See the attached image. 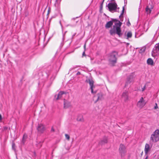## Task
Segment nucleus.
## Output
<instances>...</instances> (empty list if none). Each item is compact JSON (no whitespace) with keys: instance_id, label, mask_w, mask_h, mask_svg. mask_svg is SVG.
I'll use <instances>...</instances> for the list:
<instances>
[{"instance_id":"obj_10","label":"nucleus","mask_w":159,"mask_h":159,"mask_svg":"<svg viewBox=\"0 0 159 159\" xmlns=\"http://www.w3.org/2000/svg\"><path fill=\"white\" fill-rule=\"evenodd\" d=\"M97 98V99L95 101V102H97L98 101L101 100L103 99V94L101 93H98L96 95L94 96V98Z\"/></svg>"},{"instance_id":"obj_34","label":"nucleus","mask_w":159,"mask_h":159,"mask_svg":"<svg viewBox=\"0 0 159 159\" xmlns=\"http://www.w3.org/2000/svg\"><path fill=\"white\" fill-rule=\"evenodd\" d=\"M145 89V85L143 88L142 89V91H143Z\"/></svg>"},{"instance_id":"obj_27","label":"nucleus","mask_w":159,"mask_h":159,"mask_svg":"<svg viewBox=\"0 0 159 159\" xmlns=\"http://www.w3.org/2000/svg\"><path fill=\"white\" fill-rule=\"evenodd\" d=\"M158 108V106H157V103H155V106H154V109H157Z\"/></svg>"},{"instance_id":"obj_23","label":"nucleus","mask_w":159,"mask_h":159,"mask_svg":"<svg viewBox=\"0 0 159 159\" xmlns=\"http://www.w3.org/2000/svg\"><path fill=\"white\" fill-rule=\"evenodd\" d=\"M65 136L66 138L68 140H69L70 138V136L67 134H65Z\"/></svg>"},{"instance_id":"obj_35","label":"nucleus","mask_w":159,"mask_h":159,"mask_svg":"<svg viewBox=\"0 0 159 159\" xmlns=\"http://www.w3.org/2000/svg\"><path fill=\"white\" fill-rule=\"evenodd\" d=\"M82 55H83V56L85 55V51H84L83 52V54H82Z\"/></svg>"},{"instance_id":"obj_37","label":"nucleus","mask_w":159,"mask_h":159,"mask_svg":"<svg viewBox=\"0 0 159 159\" xmlns=\"http://www.w3.org/2000/svg\"><path fill=\"white\" fill-rule=\"evenodd\" d=\"M120 20H121V21H122V20H122L121 19H120Z\"/></svg>"},{"instance_id":"obj_25","label":"nucleus","mask_w":159,"mask_h":159,"mask_svg":"<svg viewBox=\"0 0 159 159\" xmlns=\"http://www.w3.org/2000/svg\"><path fill=\"white\" fill-rule=\"evenodd\" d=\"M102 142H103L104 143H106L107 142V139L106 138L104 139V140H102Z\"/></svg>"},{"instance_id":"obj_28","label":"nucleus","mask_w":159,"mask_h":159,"mask_svg":"<svg viewBox=\"0 0 159 159\" xmlns=\"http://www.w3.org/2000/svg\"><path fill=\"white\" fill-rule=\"evenodd\" d=\"M127 25L128 26H129L130 25V23L129 21V20H128V21L127 23Z\"/></svg>"},{"instance_id":"obj_9","label":"nucleus","mask_w":159,"mask_h":159,"mask_svg":"<svg viewBox=\"0 0 159 159\" xmlns=\"http://www.w3.org/2000/svg\"><path fill=\"white\" fill-rule=\"evenodd\" d=\"M153 7L152 4H149L146 8V12L147 14H150Z\"/></svg>"},{"instance_id":"obj_14","label":"nucleus","mask_w":159,"mask_h":159,"mask_svg":"<svg viewBox=\"0 0 159 159\" xmlns=\"http://www.w3.org/2000/svg\"><path fill=\"white\" fill-rule=\"evenodd\" d=\"M65 93L63 92H60L58 94L57 96V97H56L57 96H55V98H56L57 100H58L60 99L62 97L63 95Z\"/></svg>"},{"instance_id":"obj_21","label":"nucleus","mask_w":159,"mask_h":159,"mask_svg":"<svg viewBox=\"0 0 159 159\" xmlns=\"http://www.w3.org/2000/svg\"><path fill=\"white\" fill-rule=\"evenodd\" d=\"M27 138V135L25 134H24L22 139V142L23 143H24L25 141V139Z\"/></svg>"},{"instance_id":"obj_18","label":"nucleus","mask_w":159,"mask_h":159,"mask_svg":"<svg viewBox=\"0 0 159 159\" xmlns=\"http://www.w3.org/2000/svg\"><path fill=\"white\" fill-rule=\"evenodd\" d=\"M77 120L78 121L80 122H83L84 120L83 117L81 115H78Z\"/></svg>"},{"instance_id":"obj_36","label":"nucleus","mask_w":159,"mask_h":159,"mask_svg":"<svg viewBox=\"0 0 159 159\" xmlns=\"http://www.w3.org/2000/svg\"><path fill=\"white\" fill-rule=\"evenodd\" d=\"M148 157H147L145 159H147Z\"/></svg>"},{"instance_id":"obj_17","label":"nucleus","mask_w":159,"mask_h":159,"mask_svg":"<svg viewBox=\"0 0 159 159\" xmlns=\"http://www.w3.org/2000/svg\"><path fill=\"white\" fill-rule=\"evenodd\" d=\"M112 21H109L105 25V27L106 28H109L111 27L113 25Z\"/></svg>"},{"instance_id":"obj_16","label":"nucleus","mask_w":159,"mask_h":159,"mask_svg":"<svg viewBox=\"0 0 159 159\" xmlns=\"http://www.w3.org/2000/svg\"><path fill=\"white\" fill-rule=\"evenodd\" d=\"M150 150V146L147 143H146L144 149V152L145 153L147 154Z\"/></svg>"},{"instance_id":"obj_19","label":"nucleus","mask_w":159,"mask_h":159,"mask_svg":"<svg viewBox=\"0 0 159 159\" xmlns=\"http://www.w3.org/2000/svg\"><path fill=\"white\" fill-rule=\"evenodd\" d=\"M147 63L148 64L152 65L153 64V61L151 58H148L147 61Z\"/></svg>"},{"instance_id":"obj_38","label":"nucleus","mask_w":159,"mask_h":159,"mask_svg":"<svg viewBox=\"0 0 159 159\" xmlns=\"http://www.w3.org/2000/svg\"><path fill=\"white\" fill-rule=\"evenodd\" d=\"M72 70V69H71H71H70V70Z\"/></svg>"},{"instance_id":"obj_4","label":"nucleus","mask_w":159,"mask_h":159,"mask_svg":"<svg viewBox=\"0 0 159 159\" xmlns=\"http://www.w3.org/2000/svg\"><path fill=\"white\" fill-rule=\"evenodd\" d=\"M117 5L116 2H111L109 3L107 5V7L109 10L111 12L116 11L117 9H119V8H117Z\"/></svg>"},{"instance_id":"obj_13","label":"nucleus","mask_w":159,"mask_h":159,"mask_svg":"<svg viewBox=\"0 0 159 159\" xmlns=\"http://www.w3.org/2000/svg\"><path fill=\"white\" fill-rule=\"evenodd\" d=\"M64 108H67L71 106L70 102L65 99H64Z\"/></svg>"},{"instance_id":"obj_22","label":"nucleus","mask_w":159,"mask_h":159,"mask_svg":"<svg viewBox=\"0 0 159 159\" xmlns=\"http://www.w3.org/2000/svg\"><path fill=\"white\" fill-rule=\"evenodd\" d=\"M125 7H123V10H122V11L121 12V13L120 14V15L119 16V17L121 18V17H123V15L124 13V9H125Z\"/></svg>"},{"instance_id":"obj_29","label":"nucleus","mask_w":159,"mask_h":159,"mask_svg":"<svg viewBox=\"0 0 159 159\" xmlns=\"http://www.w3.org/2000/svg\"><path fill=\"white\" fill-rule=\"evenodd\" d=\"M51 131L52 132H54L55 131V130L53 128V127H52L51 129Z\"/></svg>"},{"instance_id":"obj_15","label":"nucleus","mask_w":159,"mask_h":159,"mask_svg":"<svg viewBox=\"0 0 159 159\" xmlns=\"http://www.w3.org/2000/svg\"><path fill=\"white\" fill-rule=\"evenodd\" d=\"M159 51V43L157 44H156L154 48V51L153 53H152V55H153V53L155 52V51L157 52Z\"/></svg>"},{"instance_id":"obj_31","label":"nucleus","mask_w":159,"mask_h":159,"mask_svg":"<svg viewBox=\"0 0 159 159\" xmlns=\"http://www.w3.org/2000/svg\"><path fill=\"white\" fill-rule=\"evenodd\" d=\"M84 51H85L86 50V43H85L84 45Z\"/></svg>"},{"instance_id":"obj_24","label":"nucleus","mask_w":159,"mask_h":159,"mask_svg":"<svg viewBox=\"0 0 159 159\" xmlns=\"http://www.w3.org/2000/svg\"><path fill=\"white\" fill-rule=\"evenodd\" d=\"M15 144L14 143L12 144V148L13 149L15 150Z\"/></svg>"},{"instance_id":"obj_30","label":"nucleus","mask_w":159,"mask_h":159,"mask_svg":"<svg viewBox=\"0 0 159 159\" xmlns=\"http://www.w3.org/2000/svg\"><path fill=\"white\" fill-rule=\"evenodd\" d=\"M2 116L1 114H0V122H1L2 120Z\"/></svg>"},{"instance_id":"obj_20","label":"nucleus","mask_w":159,"mask_h":159,"mask_svg":"<svg viewBox=\"0 0 159 159\" xmlns=\"http://www.w3.org/2000/svg\"><path fill=\"white\" fill-rule=\"evenodd\" d=\"M126 36L127 39L131 38L132 36V34L131 32L129 31L126 34Z\"/></svg>"},{"instance_id":"obj_2","label":"nucleus","mask_w":159,"mask_h":159,"mask_svg":"<svg viewBox=\"0 0 159 159\" xmlns=\"http://www.w3.org/2000/svg\"><path fill=\"white\" fill-rule=\"evenodd\" d=\"M117 54V53L116 52H113L109 54V60L110 63L112 65H113L116 62V56Z\"/></svg>"},{"instance_id":"obj_12","label":"nucleus","mask_w":159,"mask_h":159,"mask_svg":"<svg viewBox=\"0 0 159 159\" xmlns=\"http://www.w3.org/2000/svg\"><path fill=\"white\" fill-rule=\"evenodd\" d=\"M37 129L39 132L43 133L45 130V128L43 124H40L38 125Z\"/></svg>"},{"instance_id":"obj_7","label":"nucleus","mask_w":159,"mask_h":159,"mask_svg":"<svg viewBox=\"0 0 159 159\" xmlns=\"http://www.w3.org/2000/svg\"><path fill=\"white\" fill-rule=\"evenodd\" d=\"M121 98L125 102H127L129 100V92L127 91H125L121 94Z\"/></svg>"},{"instance_id":"obj_6","label":"nucleus","mask_w":159,"mask_h":159,"mask_svg":"<svg viewBox=\"0 0 159 159\" xmlns=\"http://www.w3.org/2000/svg\"><path fill=\"white\" fill-rule=\"evenodd\" d=\"M134 73H132L127 77L126 82L125 84V86H128L129 84L132 83L134 80Z\"/></svg>"},{"instance_id":"obj_26","label":"nucleus","mask_w":159,"mask_h":159,"mask_svg":"<svg viewBox=\"0 0 159 159\" xmlns=\"http://www.w3.org/2000/svg\"><path fill=\"white\" fill-rule=\"evenodd\" d=\"M145 48L144 47V48H142L141 49H140V50L142 52H144L145 51Z\"/></svg>"},{"instance_id":"obj_5","label":"nucleus","mask_w":159,"mask_h":159,"mask_svg":"<svg viewBox=\"0 0 159 159\" xmlns=\"http://www.w3.org/2000/svg\"><path fill=\"white\" fill-rule=\"evenodd\" d=\"M120 154L121 157H124L125 155L126 152V148L125 145L123 144H120L119 149Z\"/></svg>"},{"instance_id":"obj_1","label":"nucleus","mask_w":159,"mask_h":159,"mask_svg":"<svg viewBox=\"0 0 159 159\" xmlns=\"http://www.w3.org/2000/svg\"><path fill=\"white\" fill-rule=\"evenodd\" d=\"M113 22H115V25L113 26L112 28L110 30L109 32L111 35L113 36L116 34H117L119 36H121L122 34L120 27L122 24V23L116 19H112L111 21Z\"/></svg>"},{"instance_id":"obj_32","label":"nucleus","mask_w":159,"mask_h":159,"mask_svg":"<svg viewBox=\"0 0 159 159\" xmlns=\"http://www.w3.org/2000/svg\"><path fill=\"white\" fill-rule=\"evenodd\" d=\"M81 74V73L80 72H78L76 74L77 75H79Z\"/></svg>"},{"instance_id":"obj_11","label":"nucleus","mask_w":159,"mask_h":159,"mask_svg":"<svg viewBox=\"0 0 159 159\" xmlns=\"http://www.w3.org/2000/svg\"><path fill=\"white\" fill-rule=\"evenodd\" d=\"M86 82H89L90 86V89L91 90V93H95L96 92H94L93 90V88H94V86L93 85V81L91 79H89L88 80H86Z\"/></svg>"},{"instance_id":"obj_8","label":"nucleus","mask_w":159,"mask_h":159,"mask_svg":"<svg viewBox=\"0 0 159 159\" xmlns=\"http://www.w3.org/2000/svg\"><path fill=\"white\" fill-rule=\"evenodd\" d=\"M146 102L143 97H141L137 103V106L140 108H143L146 104Z\"/></svg>"},{"instance_id":"obj_33","label":"nucleus","mask_w":159,"mask_h":159,"mask_svg":"<svg viewBox=\"0 0 159 159\" xmlns=\"http://www.w3.org/2000/svg\"><path fill=\"white\" fill-rule=\"evenodd\" d=\"M8 128L7 127H4V130H6Z\"/></svg>"},{"instance_id":"obj_3","label":"nucleus","mask_w":159,"mask_h":159,"mask_svg":"<svg viewBox=\"0 0 159 159\" xmlns=\"http://www.w3.org/2000/svg\"><path fill=\"white\" fill-rule=\"evenodd\" d=\"M150 140L152 142L156 143L159 140V130H156L151 135Z\"/></svg>"}]
</instances>
